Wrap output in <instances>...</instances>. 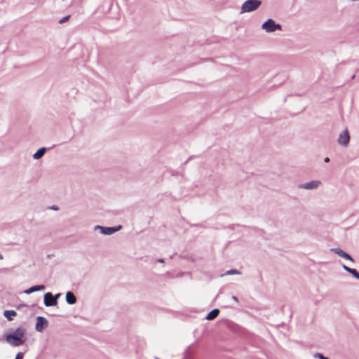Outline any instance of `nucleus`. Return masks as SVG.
Masks as SVG:
<instances>
[{
	"label": "nucleus",
	"mask_w": 359,
	"mask_h": 359,
	"mask_svg": "<svg viewBox=\"0 0 359 359\" xmlns=\"http://www.w3.org/2000/svg\"><path fill=\"white\" fill-rule=\"evenodd\" d=\"M324 161H325V162H328L330 161V159H329V158L326 157Z\"/></svg>",
	"instance_id": "23"
},
{
	"label": "nucleus",
	"mask_w": 359,
	"mask_h": 359,
	"mask_svg": "<svg viewBox=\"0 0 359 359\" xmlns=\"http://www.w3.org/2000/svg\"><path fill=\"white\" fill-rule=\"evenodd\" d=\"M331 251L336 253L338 256L351 261L352 263L355 262V260L353 259V257L351 255H349L348 253H346V252L342 250L341 248H332Z\"/></svg>",
	"instance_id": "9"
},
{
	"label": "nucleus",
	"mask_w": 359,
	"mask_h": 359,
	"mask_svg": "<svg viewBox=\"0 0 359 359\" xmlns=\"http://www.w3.org/2000/svg\"><path fill=\"white\" fill-rule=\"evenodd\" d=\"M158 262H159V263H163V262H164V259H158Z\"/></svg>",
	"instance_id": "21"
},
{
	"label": "nucleus",
	"mask_w": 359,
	"mask_h": 359,
	"mask_svg": "<svg viewBox=\"0 0 359 359\" xmlns=\"http://www.w3.org/2000/svg\"><path fill=\"white\" fill-rule=\"evenodd\" d=\"M262 28L267 33L282 29L281 25L280 24L276 23L275 21L272 19H268L266 22H264L262 25Z\"/></svg>",
	"instance_id": "3"
},
{
	"label": "nucleus",
	"mask_w": 359,
	"mask_h": 359,
	"mask_svg": "<svg viewBox=\"0 0 359 359\" xmlns=\"http://www.w3.org/2000/svg\"><path fill=\"white\" fill-rule=\"evenodd\" d=\"M121 229V226L118 225L113 227H105L100 225H96L94 230H100V233L104 235H111Z\"/></svg>",
	"instance_id": "4"
},
{
	"label": "nucleus",
	"mask_w": 359,
	"mask_h": 359,
	"mask_svg": "<svg viewBox=\"0 0 359 359\" xmlns=\"http://www.w3.org/2000/svg\"><path fill=\"white\" fill-rule=\"evenodd\" d=\"M23 353L20 352L16 355L15 359H22Z\"/></svg>",
	"instance_id": "18"
},
{
	"label": "nucleus",
	"mask_w": 359,
	"mask_h": 359,
	"mask_svg": "<svg viewBox=\"0 0 359 359\" xmlns=\"http://www.w3.org/2000/svg\"><path fill=\"white\" fill-rule=\"evenodd\" d=\"M232 299H233L236 302H238V298H237L236 296H233V297H232Z\"/></svg>",
	"instance_id": "19"
},
{
	"label": "nucleus",
	"mask_w": 359,
	"mask_h": 359,
	"mask_svg": "<svg viewBox=\"0 0 359 359\" xmlns=\"http://www.w3.org/2000/svg\"><path fill=\"white\" fill-rule=\"evenodd\" d=\"M342 268L347 272L353 275V277L359 280V272L355 269L350 268L345 264L342 265Z\"/></svg>",
	"instance_id": "12"
},
{
	"label": "nucleus",
	"mask_w": 359,
	"mask_h": 359,
	"mask_svg": "<svg viewBox=\"0 0 359 359\" xmlns=\"http://www.w3.org/2000/svg\"><path fill=\"white\" fill-rule=\"evenodd\" d=\"M321 185V182L319 180H312L309 182L301 184L298 186L299 189L306 190H315Z\"/></svg>",
	"instance_id": "6"
},
{
	"label": "nucleus",
	"mask_w": 359,
	"mask_h": 359,
	"mask_svg": "<svg viewBox=\"0 0 359 359\" xmlns=\"http://www.w3.org/2000/svg\"><path fill=\"white\" fill-rule=\"evenodd\" d=\"M337 142L339 144L347 147L350 142V135L347 128H345L339 135Z\"/></svg>",
	"instance_id": "7"
},
{
	"label": "nucleus",
	"mask_w": 359,
	"mask_h": 359,
	"mask_svg": "<svg viewBox=\"0 0 359 359\" xmlns=\"http://www.w3.org/2000/svg\"><path fill=\"white\" fill-rule=\"evenodd\" d=\"M17 315V313L13 310H6L4 312V316L8 319V320L11 321L13 320V317Z\"/></svg>",
	"instance_id": "14"
},
{
	"label": "nucleus",
	"mask_w": 359,
	"mask_h": 359,
	"mask_svg": "<svg viewBox=\"0 0 359 359\" xmlns=\"http://www.w3.org/2000/svg\"><path fill=\"white\" fill-rule=\"evenodd\" d=\"M48 323L46 318L42 316H38L36 318V323L35 329L37 332H43V330L48 326Z\"/></svg>",
	"instance_id": "8"
},
{
	"label": "nucleus",
	"mask_w": 359,
	"mask_h": 359,
	"mask_svg": "<svg viewBox=\"0 0 359 359\" xmlns=\"http://www.w3.org/2000/svg\"><path fill=\"white\" fill-rule=\"evenodd\" d=\"M25 333L26 329L22 327H19L13 333L8 334L6 337V341L13 346H20L27 340Z\"/></svg>",
	"instance_id": "1"
},
{
	"label": "nucleus",
	"mask_w": 359,
	"mask_h": 359,
	"mask_svg": "<svg viewBox=\"0 0 359 359\" xmlns=\"http://www.w3.org/2000/svg\"><path fill=\"white\" fill-rule=\"evenodd\" d=\"M4 259V256L2 255V254L0 252V260H2Z\"/></svg>",
	"instance_id": "22"
},
{
	"label": "nucleus",
	"mask_w": 359,
	"mask_h": 359,
	"mask_svg": "<svg viewBox=\"0 0 359 359\" xmlns=\"http://www.w3.org/2000/svg\"><path fill=\"white\" fill-rule=\"evenodd\" d=\"M51 209L54 210H58V208L55 205H53L52 206Z\"/></svg>",
	"instance_id": "20"
},
{
	"label": "nucleus",
	"mask_w": 359,
	"mask_h": 359,
	"mask_svg": "<svg viewBox=\"0 0 359 359\" xmlns=\"http://www.w3.org/2000/svg\"><path fill=\"white\" fill-rule=\"evenodd\" d=\"M233 274H241V272L236 269H231L227 271L224 275H233Z\"/></svg>",
	"instance_id": "16"
},
{
	"label": "nucleus",
	"mask_w": 359,
	"mask_h": 359,
	"mask_svg": "<svg viewBox=\"0 0 359 359\" xmlns=\"http://www.w3.org/2000/svg\"><path fill=\"white\" fill-rule=\"evenodd\" d=\"M69 18H70V15H67V16H65V17L62 18V19H60V20H59V23L62 24V23L66 22L67 21H68V20L69 19Z\"/></svg>",
	"instance_id": "17"
},
{
	"label": "nucleus",
	"mask_w": 359,
	"mask_h": 359,
	"mask_svg": "<svg viewBox=\"0 0 359 359\" xmlns=\"http://www.w3.org/2000/svg\"><path fill=\"white\" fill-rule=\"evenodd\" d=\"M66 302L69 304H74L76 302V298L72 292H67L66 293Z\"/></svg>",
	"instance_id": "11"
},
{
	"label": "nucleus",
	"mask_w": 359,
	"mask_h": 359,
	"mask_svg": "<svg viewBox=\"0 0 359 359\" xmlns=\"http://www.w3.org/2000/svg\"><path fill=\"white\" fill-rule=\"evenodd\" d=\"M46 148L45 147H41L40 148L34 155H33V158L34 159H39L41 158V157L43 156V155L45 154L46 153Z\"/></svg>",
	"instance_id": "15"
},
{
	"label": "nucleus",
	"mask_w": 359,
	"mask_h": 359,
	"mask_svg": "<svg viewBox=\"0 0 359 359\" xmlns=\"http://www.w3.org/2000/svg\"><path fill=\"white\" fill-rule=\"evenodd\" d=\"M262 4L260 0H247L241 6L240 14L256 11Z\"/></svg>",
	"instance_id": "2"
},
{
	"label": "nucleus",
	"mask_w": 359,
	"mask_h": 359,
	"mask_svg": "<svg viewBox=\"0 0 359 359\" xmlns=\"http://www.w3.org/2000/svg\"><path fill=\"white\" fill-rule=\"evenodd\" d=\"M219 313V310L217 309H215L212 310L206 316V319L208 320H212L215 319Z\"/></svg>",
	"instance_id": "13"
},
{
	"label": "nucleus",
	"mask_w": 359,
	"mask_h": 359,
	"mask_svg": "<svg viewBox=\"0 0 359 359\" xmlns=\"http://www.w3.org/2000/svg\"><path fill=\"white\" fill-rule=\"evenodd\" d=\"M60 296V293L56 294L54 297L50 292L44 294L43 303L46 306H55L57 304V299Z\"/></svg>",
	"instance_id": "5"
},
{
	"label": "nucleus",
	"mask_w": 359,
	"mask_h": 359,
	"mask_svg": "<svg viewBox=\"0 0 359 359\" xmlns=\"http://www.w3.org/2000/svg\"><path fill=\"white\" fill-rule=\"evenodd\" d=\"M45 290V286L43 285H34V286H32L31 287H29V289L25 290V294H31L34 292H36V291H40V290Z\"/></svg>",
	"instance_id": "10"
}]
</instances>
